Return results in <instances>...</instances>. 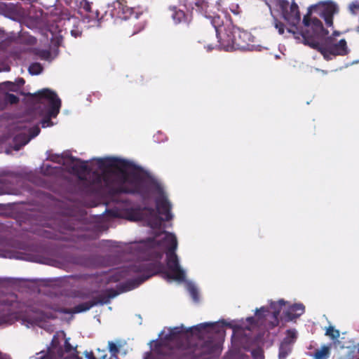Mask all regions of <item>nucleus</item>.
I'll return each instance as SVG.
<instances>
[{
  "mask_svg": "<svg viewBox=\"0 0 359 359\" xmlns=\"http://www.w3.org/2000/svg\"><path fill=\"white\" fill-rule=\"evenodd\" d=\"M162 196L155 189L149 187L148 195L141 196L144 199L154 198L158 213L151 208H140L133 203L128 198V203L131 205L137 212L138 218L129 219L123 216H116L111 211L115 210L114 203L107 205V212L112 217H123L130 221L142 222L151 229L154 237L132 243L128 249L135 257V261L116 269L109 276L114 282L123 278L137 276L139 280L133 286L128 287L126 291L136 287L141 283L148 279L154 274V271L163 272V277L167 280L182 282L185 280L186 271L181 267L179 258L175 253L177 248V241L175 234L163 231V221H168L172 218L170 212L171 204L168 199V194L162 184Z\"/></svg>",
  "mask_w": 359,
  "mask_h": 359,
  "instance_id": "obj_1",
  "label": "nucleus"
},
{
  "mask_svg": "<svg viewBox=\"0 0 359 359\" xmlns=\"http://www.w3.org/2000/svg\"><path fill=\"white\" fill-rule=\"evenodd\" d=\"M47 159L67 166L80 178L90 175L92 178L90 189L97 194L107 193L106 205L107 206L114 203L115 210L111 212L116 216H123L132 219L138 218L134 208L128 203L126 194L148 195L149 187H151L162 196V182L133 162L125 159L111 156L93 158L100 170L108 168L117 169L116 172L104 175L96 172L90 173L92 169L88 161L74 158L68 151L61 154L47 151Z\"/></svg>",
  "mask_w": 359,
  "mask_h": 359,
  "instance_id": "obj_2",
  "label": "nucleus"
},
{
  "mask_svg": "<svg viewBox=\"0 0 359 359\" xmlns=\"http://www.w3.org/2000/svg\"><path fill=\"white\" fill-rule=\"evenodd\" d=\"M272 16L274 18V26L279 34H284V25L276 19V13H279L285 21L290 26L288 32L294 35L298 43H302L312 48L318 50L327 60L332 57L344 56L349 53V48L345 39L337 40L333 36H327L323 43L319 39L328 34V31L323 28L320 20L311 18L309 15L303 18L304 29L297 25L301 20L299 7L295 2L290 4L287 0H270L266 3Z\"/></svg>",
  "mask_w": 359,
  "mask_h": 359,
  "instance_id": "obj_3",
  "label": "nucleus"
},
{
  "mask_svg": "<svg viewBox=\"0 0 359 359\" xmlns=\"http://www.w3.org/2000/svg\"><path fill=\"white\" fill-rule=\"evenodd\" d=\"M224 325H229L222 320L218 323H203L189 328H186L182 325L173 328H165L159 334L160 341H152L150 344L158 353H161L163 347H168L169 349L180 348L181 341L187 338L190 333L200 339L197 344L190 346L184 350L182 359H209L210 355L220 351V344L212 337L214 334L222 337L224 333Z\"/></svg>",
  "mask_w": 359,
  "mask_h": 359,
  "instance_id": "obj_4",
  "label": "nucleus"
},
{
  "mask_svg": "<svg viewBox=\"0 0 359 359\" xmlns=\"http://www.w3.org/2000/svg\"><path fill=\"white\" fill-rule=\"evenodd\" d=\"M217 38V43H212L209 39L204 41L205 48L210 51L216 48L226 51L236 50L262 51L267 49L259 44H255V38L245 30L234 26L231 22L220 25L219 16H215L211 21Z\"/></svg>",
  "mask_w": 359,
  "mask_h": 359,
  "instance_id": "obj_5",
  "label": "nucleus"
},
{
  "mask_svg": "<svg viewBox=\"0 0 359 359\" xmlns=\"http://www.w3.org/2000/svg\"><path fill=\"white\" fill-rule=\"evenodd\" d=\"M54 317L57 316L27 306L18 302L14 294L0 295V327L10 326L18 320L27 327L41 326L46 318Z\"/></svg>",
  "mask_w": 359,
  "mask_h": 359,
  "instance_id": "obj_6",
  "label": "nucleus"
},
{
  "mask_svg": "<svg viewBox=\"0 0 359 359\" xmlns=\"http://www.w3.org/2000/svg\"><path fill=\"white\" fill-rule=\"evenodd\" d=\"M39 102L43 105L41 112L45 116L41 121L43 128H47L53 125L51 118L57 116L61 107V100L56 93L48 88H44L37 93Z\"/></svg>",
  "mask_w": 359,
  "mask_h": 359,
  "instance_id": "obj_7",
  "label": "nucleus"
},
{
  "mask_svg": "<svg viewBox=\"0 0 359 359\" xmlns=\"http://www.w3.org/2000/svg\"><path fill=\"white\" fill-rule=\"evenodd\" d=\"M11 128L15 130L13 135H15L13 149L15 151L20 150L40 133L39 127L36 125L32 126L30 123L19 122Z\"/></svg>",
  "mask_w": 359,
  "mask_h": 359,
  "instance_id": "obj_8",
  "label": "nucleus"
},
{
  "mask_svg": "<svg viewBox=\"0 0 359 359\" xmlns=\"http://www.w3.org/2000/svg\"><path fill=\"white\" fill-rule=\"evenodd\" d=\"M313 12L317 13L323 18L327 27H332L333 16L338 13L339 7L335 2L331 0L320 1L309 7V13H311Z\"/></svg>",
  "mask_w": 359,
  "mask_h": 359,
  "instance_id": "obj_9",
  "label": "nucleus"
},
{
  "mask_svg": "<svg viewBox=\"0 0 359 359\" xmlns=\"http://www.w3.org/2000/svg\"><path fill=\"white\" fill-rule=\"evenodd\" d=\"M118 293L114 292L111 290H107L103 295H101L97 300L93 302H88L80 304L76 306L74 309V311L66 309H59L57 312L60 314H67L68 315V318L67 320H71L73 317V313H81L83 311H86L92 308L93 306L97 304H105L110 302L111 299L115 297Z\"/></svg>",
  "mask_w": 359,
  "mask_h": 359,
  "instance_id": "obj_10",
  "label": "nucleus"
},
{
  "mask_svg": "<svg viewBox=\"0 0 359 359\" xmlns=\"http://www.w3.org/2000/svg\"><path fill=\"white\" fill-rule=\"evenodd\" d=\"M109 8H112L110 10L111 15L120 19H137L142 13L140 8L124 6L121 0H116L111 5H109Z\"/></svg>",
  "mask_w": 359,
  "mask_h": 359,
  "instance_id": "obj_11",
  "label": "nucleus"
},
{
  "mask_svg": "<svg viewBox=\"0 0 359 359\" xmlns=\"http://www.w3.org/2000/svg\"><path fill=\"white\" fill-rule=\"evenodd\" d=\"M55 340L56 337L54 336L51 347H48L46 351L37 353L35 359H81L74 353L64 354L61 348L55 346Z\"/></svg>",
  "mask_w": 359,
  "mask_h": 359,
  "instance_id": "obj_12",
  "label": "nucleus"
},
{
  "mask_svg": "<svg viewBox=\"0 0 359 359\" xmlns=\"http://www.w3.org/2000/svg\"><path fill=\"white\" fill-rule=\"evenodd\" d=\"M287 304L283 299H279L278 302L270 301L269 309L265 306L261 307L259 309H256L255 315L258 318L262 317H267L269 313H271L273 320L271 322V325L274 327L278 324V317L283 306H285Z\"/></svg>",
  "mask_w": 359,
  "mask_h": 359,
  "instance_id": "obj_13",
  "label": "nucleus"
},
{
  "mask_svg": "<svg viewBox=\"0 0 359 359\" xmlns=\"http://www.w3.org/2000/svg\"><path fill=\"white\" fill-rule=\"evenodd\" d=\"M285 311L283 312V318L286 321H292L300 317L305 311V306L301 304H286Z\"/></svg>",
  "mask_w": 359,
  "mask_h": 359,
  "instance_id": "obj_14",
  "label": "nucleus"
},
{
  "mask_svg": "<svg viewBox=\"0 0 359 359\" xmlns=\"http://www.w3.org/2000/svg\"><path fill=\"white\" fill-rule=\"evenodd\" d=\"M218 9L224 13L229 10L234 15H238L241 13V8L238 4L231 2V0H219L217 1Z\"/></svg>",
  "mask_w": 359,
  "mask_h": 359,
  "instance_id": "obj_15",
  "label": "nucleus"
},
{
  "mask_svg": "<svg viewBox=\"0 0 359 359\" xmlns=\"http://www.w3.org/2000/svg\"><path fill=\"white\" fill-rule=\"evenodd\" d=\"M83 22L86 24H88V27H99L100 22L98 20V14L97 12L95 11H89L86 14L83 13Z\"/></svg>",
  "mask_w": 359,
  "mask_h": 359,
  "instance_id": "obj_16",
  "label": "nucleus"
},
{
  "mask_svg": "<svg viewBox=\"0 0 359 359\" xmlns=\"http://www.w3.org/2000/svg\"><path fill=\"white\" fill-rule=\"evenodd\" d=\"M25 83V81L22 78L17 79L15 82L5 81L0 83V86L3 89H7L10 91L17 92L20 88Z\"/></svg>",
  "mask_w": 359,
  "mask_h": 359,
  "instance_id": "obj_17",
  "label": "nucleus"
},
{
  "mask_svg": "<svg viewBox=\"0 0 359 359\" xmlns=\"http://www.w3.org/2000/svg\"><path fill=\"white\" fill-rule=\"evenodd\" d=\"M16 13V8L13 4L0 2V15L11 18Z\"/></svg>",
  "mask_w": 359,
  "mask_h": 359,
  "instance_id": "obj_18",
  "label": "nucleus"
},
{
  "mask_svg": "<svg viewBox=\"0 0 359 359\" xmlns=\"http://www.w3.org/2000/svg\"><path fill=\"white\" fill-rule=\"evenodd\" d=\"M331 345H323L312 354L313 359H327L330 354Z\"/></svg>",
  "mask_w": 359,
  "mask_h": 359,
  "instance_id": "obj_19",
  "label": "nucleus"
},
{
  "mask_svg": "<svg viewBox=\"0 0 359 359\" xmlns=\"http://www.w3.org/2000/svg\"><path fill=\"white\" fill-rule=\"evenodd\" d=\"M171 17L175 24L189 21L184 12L180 9L177 10L175 8L172 10Z\"/></svg>",
  "mask_w": 359,
  "mask_h": 359,
  "instance_id": "obj_20",
  "label": "nucleus"
},
{
  "mask_svg": "<svg viewBox=\"0 0 359 359\" xmlns=\"http://www.w3.org/2000/svg\"><path fill=\"white\" fill-rule=\"evenodd\" d=\"M297 338V331L295 329L287 330L286 331V336L281 343L292 346Z\"/></svg>",
  "mask_w": 359,
  "mask_h": 359,
  "instance_id": "obj_21",
  "label": "nucleus"
},
{
  "mask_svg": "<svg viewBox=\"0 0 359 359\" xmlns=\"http://www.w3.org/2000/svg\"><path fill=\"white\" fill-rule=\"evenodd\" d=\"M187 290L189 291L193 300L196 302L198 301V292L196 286L192 282L186 283Z\"/></svg>",
  "mask_w": 359,
  "mask_h": 359,
  "instance_id": "obj_22",
  "label": "nucleus"
},
{
  "mask_svg": "<svg viewBox=\"0 0 359 359\" xmlns=\"http://www.w3.org/2000/svg\"><path fill=\"white\" fill-rule=\"evenodd\" d=\"M292 351V346L281 343L279 347V359H286Z\"/></svg>",
  "mask_w": 359,
  "mask_h": 359,
  "instance_id": "obj_23",
  "label": "nucleus"
},
{
  "mask_svg": "<svg viewBox=\"0 0 359 359\" xmlns=\"http://www.w3.org/2000/svg\"><path fill=\"white\" fill-rule=\"evenodd\" d=\"M28 70L32 75H39L42 72L43 67L40 63L34 62L29 65Z\"/></svg>",
  "mask_w": 359,
  "mask_h": 359,
  "instance_id": "obj_24",
  "label": "nucleus"
},
{
  "mask_svg": "<svg viewBox=\"0 0 359 359\" xmlns=\"http://www.w3.org/2000/svg\"><path fill=\"white\" fill-rule=\"evenodd\" d=\"M36 55H38L39 58L48 61H50L54 58V57H52L50 52L48 50H36Z\"/></svg>",
  "mask_w": 359,
  "mask_h": 359,
  "instance_id": "obj_25",
  "label": "nucleus"
},
{
  "mask_svg": "<svg viewBox=\"0 0 359 359\" xmlns=\"http://www.w3.org/2000/svg\"><path fill=\"white\" fill-rule=\"evenodd\" d=\"M193 4L198 9L200 12H207L208 3L206 0H194Z\"/></svg>",
  "mask_w": 359,
  "mask_h": 359,
  "instance_id": "obj_26",
  "label": "nucleus"
},
{
  "mask_svg": "<svg viewBox=\"0 0 359 359\" xmlns=\"http://www.w3.org/2000/svg\"><path fill=\"white\" fill-rule=\"evenodd\" d=\"M325 335L330 337L332 339H337L339 337V332L333 327L330 326L326 330Z\"/></svg>",
  "mask_w": 359,
  "mask_h": 359,
  "instance_id": "obj_27",
  "label": "nucleus"
},
{
  "mask_svg": "<svg viewBox=\"0 0 359 359\" xmlns=\"http://www.w3.org/2000/svg\"><path fill=\"white\" fill-rule=\"evenodd\" d=\"M8 194H11V192L9 191L8 187L7 186L6 180L1 179L0 180V195Z\"/></svg>",
  "mask_w": 359,
  "mask_h": 359,
  "instance_id": "obj_28",
  "label": "nucleus"
},
{
  "mask_svg": "<svg viewBox=\"0 0 359 359\" xmlns=\"http://www.w3.org/2000/svg\"><path fill=\"white\" fill-rule=\"evenodd\" d=\"M5 102L9 104H15L18 102V97L13 94L7 93L4 97Z\"/></svg>",
  "mask_w": 359,
  "mask_h": 359,
  "instance_id": "obj_29",
  "label": "nucleus"
},
{
  "mask_svg": "<svg viewBox=\"0 0 359 359\" xmlns=\"http://www.w3.org/2000/svg\"><path fill=\"white\" fill-rule=\"evenodd\" d=\"M349 10L354 15L358 14L359 13V1H353L349 5Z\"/></svg>",
  "mask_w": 359,
  "mask_h": 359,
  "instance_id": "obj_30",
  "label": "nucleus"
},
{
  "mask_svg": "<svg viewBox=\"0 0 359 359\" xmlns=\"http://www.w3.org/2000/svg\"><path fill=\"white\" fill-rule=\"evenodd\" d=\"M109 351L112 355H116L119 352L117 345L113 341H109Z\"/></svg>",
  "mask_w": 359,
  "mask_h": 359,
  "instance_id": "obj_31",
  "label": "nucleus"
},
{
  "mask_svg": "<svg viewBox=\"0 0 359 359\" xmlns=\"http://www.w3.org/2000/svg\"><path fill=\"white\" fill-rule=\"evenodd\" d=\"M81 8L83 10V12H89L91 11L90 9V4L87 0H81L80 2ZM83 11H81V13Z\"/></svg>",
  "mask_w": 359,
  "mask_h": 359,
  "instance_id": "obj_32",
  "label": "nucleus"
},
{
  "mask_svg": "<svg viewBox=\"0 0 359 359\" xmlns=\"http://www.w3.org/2000/svg\"><path fill=\"white\" fill-rule=\"evenodd\" d=\"M252 355L255 359H264L262 351L260 349L253 350L252 351Z\"/></svg>",
  "mask_w": 359,
  "mask_h": 359,
  "instance_id": "obj_33",
  "label": "nucleus"
},
{
  "mask_svg": "<svg viewBox=\"0 0 359 359\" xmlns=\"http://www.w3.org/2000/svg\"><path fill=\"white\" fill-rule=\"evenodd\" d=\"M65 351L63 352L64 354L71 353L70 351H72V350H74V348L69 344V339H65Z\"/></svg>",
  "mask_w": 359,
  "mask_h": 359,
  "instance_id": "obj_34",
  "label": "nucleus"
},
{
  "mask_svg": "<svg viewBox=\"0 0 359 359\" xmlns=\"http://www.w3.org/2000/svg\"><path fill=\"white\" fill-rule=\"evenodd\" d=\"M50 168H51V166L49 165L48 164H45V163H43L41 167L42 171L47 174H49L51 172V171H49Z\"/></svg>",
  "mask_w": 359,
  "mask_h": 359,
  "instance_id": "obj_35",
  "label": "nucleus"
},
{
  "mask_svg": "<svg viewBox=\"0 0 359 359\" xmlns=\"http://www.w3.org/2000/svg\"><path fill=\"white\" fill-rule=\"evenodd\" d=\"M71 34H72V36H73L74 37H78V36H81V32L79 29H72L71 31Z\"/></svg>",
  "mask_w": 359,
  "mask_h": 359,
  "instance_id": "obj_36",
  "label": "nucleus"
},
{
  "mask_svg": "<svg viewBox=\"0 0 359 359\" xmlns=\"http://www.w3.org/2000/svg\"><path fill=\"white\" fill-rule=\"evenodd\" d=\"M144 27V23L142 22H140V25H138V29L137 31H135L133 32V34H137V32H139L140 30L143 29Z\"/></svg>",
  "mask_w": 359,
  "mask_h": 359,
  "instance_id": "obj_37",
  "label": "nucleus"
},
{
  "mask_svg": "<svg viewBox=\"0 0 359 359\" xmlns=\"http://www.w3.org/2000/svg\"><path fill=\"white\" fill-rule=\"evenodd\" d=\"M86 356L88 359H92V356H94L93 355V353L92 352H90V353H86Z\"/></svg>",
  "mask_w": 359,
  "mask_h": 359,
  "instance_id": "obj_38",
  "label": "nucleus"
},
{
  "mask_svg": "<svg viewBox=\"0 0 359 359\" xmlns=\"http://www.w3.org/2000/svg\"><path fill=\"white\" fill-rule=\"evenodd\" d=\"M246 320H247V321H248L249 323H250V324L253 323H254V321H255V320H254V318H253V317H249V318H248Z\"/></svg>",
  "mask_w": 359,
  "mask_h": 359,
  "instance_id": "obj_39",
  "label": "nucleus"
},
{
  "mask_svg": "<svg viewBox=\"0 0 359 359\" xmlns=\"http://www.w3.org/2000/svg\"><path fill=\"white\" fill-rule=\"evenodd\" d=\"M340 34V33L339 32H334L332 36L334 37L335 36H339Z\"/></svg>",
  "mask_w": 359,
  "mask_h": 359,
  "instance_id": "obj_40",
  "label": "nucleus"
},
{
  "mask_svg": "<svg viewBox=\"0 0 359 359\" xmlns=\"http://www.w3.org/2000/svg\"><path fill=\"white\" fill-rule=\"evenodd\" d=\"M9 70V68L8 67H6V68H0V72L1 71H8Z\"/></svg>",
  "mask_w": 359,
  "mask_h": 359,
  "instance_id": "obj_41",
  "label": "nucleus"
},
{
  "mask_svg": "<svg viewBox=\"0 0 359 359\" xmlns=\"http://www.w3.org/2000/svg\"><path fill=\"white\" fill-rule=\"evenodd\" d=\"M276 59L279 58V56L278 55H276Z\"/></svg>",
  "mask_w": 359,
  "mask_h": 359,
  "instance_id": "obj_42",
  "label": "nucleus"
},
{
  "mask_svg": "<svg viewBox=\"0 0 359 359\" xmlns=\"http://www.w3.org/2000/svg\"><path fill=\"white\" fill-rule=\"evenodd\" d=\"M358 29H359V27H358Z\"/></svg>",
  "mask_w": 359,
  "mask_h": 359,
  "instance_id": "obj_43",
  "label": "nucleus"
}]
</instances>
